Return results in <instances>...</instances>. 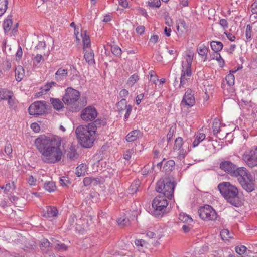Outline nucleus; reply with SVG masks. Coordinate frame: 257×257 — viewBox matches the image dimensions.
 <instances>
[{"label": "nucleus", "instance_id": "34", "mask_svg": "<svg viewBox=\"0 0 257 257\" xmlns=\"http://www.w3.org/2000/svg\"><path fill=\"white\" fill-rule=\"evenodd\" d=\"M16 186L14 182L12 184L7 183L6 185L1 187V188L3 189L4 192L7 194L10 192L12 190H14Z\"/></svg>", "mask_w": 257, "mask_h": 257}, {"label": "nucleus", "instance_id": "31", "mask_svg": "<svg viewBox=\"0 0 257 257\" xmlns=\"http://www.w3.org/2000/svg\"><path fill=\"white\" fill-rule=\"evenodd\" d=\"M205 137L206 136L204 133L198 134L196 135V138L193 142V146L194 147L197 146L201 142H202L203 140L205 139Z\"/></svg>", "mask_w": 257, "mask_h": 257}, {"label": "nucleus", "instance_id": "50", "mask_svg": "<svg viewBox=\"0 0 257 257\" xmlns=\"http://www.w3.org/2000/svg\"><path fill=\"white\" fill-rule=\"evenodd\" d=\"M179 219L183 222H193V220L191 218V217L190 216L185 214H180L179 216Z\"/></svg>", "mask_w": 257, "mask_h": 257}, {"label": "nucleus", "instance_id": "61", "mask_svg": "<svg viewBox=\"0 0 257 257\" xmlns=\"http://www.w3.org/2000/svg\"><path fill=\"white\" fill-rule=\"evenodd\" d=\"M31 128L36 133L39 132L40 127L38 123H33L31 125Z\"/></svg>", "mask_w": 257, "mask_h": 257}, {"label": "nucleus", "instance_id": "10", "mask_svg": "<svg viewBox=\"0 0 257 257\" xmlns=\"http://www.w3.org/2000/svg\"><path fill=\"white\" fill-rule=\"evenodd\" d=\"M198 213L200 217L204 220H214L217 217L215 210L209 205L200 207Z\"/></svg>", "mask_w": 257, "mask_h": 257}, {"label": "nucleus", "instance_id": "13", "mask_svg": "<svg viewBox=\"0 0 257 257\" xmlns=\"http://www.w3.org/2000/svg\"><path fill=\"white\" fill-rule=\"evenodd\" d=\"M97 111L94 107L89 106L81 112V118L85 121H93L97 116Z\"/></svg>", "mask_w": 257, "mask_h": 257}, {"label": "nucleus", "instance_id": "39", "mask_svg": "<svg viewBox=\"0 0 257 257\" xmlns=\"http://www.w3.org/2000/svg\"><path fill=\"white\" fill-rule=\"evenodd\" d=\"M9 95L7 100H8V103L10 106V108H15L16 106V101L12 98L13 93L12 92H9Z\"/></svg>", "mask_w": 257, "mask_h": 257}, {"label": "nucleus", "instance_id": "60", "mask_svg": "<svg viewBox=\"0 0 257 257\" xmlns=\"http://www.w3.org/2000/svg\"><path fill=\"white\" fill-rule=\"evenodd\" d=\"M216 57V59L219 63V65H220V66L223 67V66L224 64V61L223 59H222V58L221 57L220 54L219 53H217Z\"/></svg>", "mask_w": 257, "mask_h": 257}, {"label": "nucleus", "instance_id": "56", "mask_svg": "<svg viewBox=\"0 0 257 257\" xmlns=\"http://www.w3.org/2000/svg\"><path fill=\"white\" fill-rule=\"evenodd\" d=\"M178 151L179 153L177 157L179 160H181L185 158L186 152L183 149H181Z\"/></svg>", "mask_w": 257, "mask_h": 257}, {"label": "nucleus", "instance_id": "15", "mask_svg": "<svg viewBox=\"0 0 257 257\" xmlns=\"http://www.w3.org/2000/svg\"><path fill=\"white\" fill-rule=\"evenodd\" d=\"M194 93L191 89H188L185 92L181 104L184 106H193L195 103Z\"/></svg>", "mask_w": 257, "mask_h": 257}, {"label": "nucleus", "instance_id": "36", "mask_svg": "<svg viewBox=\"0 0 257 257\" xmlns=\"http://www.w3.org/2000/svg\"><path fill=\"white\" fill-rule=\"evenodd\" d=\"M111 51L112 53L117 57H120L122 54L121 48L117 45H114L111 46Z\"/></svg>", "mask_w": 257, "mask_h": 257}, {"label": "nucleus", "instance_id": "21", "mask_svg": "<svg viewBox=\"0 0 257 257\" xmlns=\"http://www.w3.org/2000/svg\"><path fill=\"white\" fill-rule=\"evenodd\" d=\"M241 69V66H239L237 69L231 70L230 71V73L228 74L225 77V80L229 86L234 84L235 76L234 73H236L238 71Z\"/></svg>", "mask_w": 257, "mask_h": 257}, {"label": "nucleus", "instance_id": "30", "mask_svg": "<svg viewBox=\"0 0 257 257\" xmlns=\"http://www.w3.org/2000/svg\"><path fill=\"white\" fill-rule=\"evenodd\" d=\"M16 80L20 82L23 79L24 76V69L21 66H19L15 69Z\"/></svg>", "mask_w": 257, "mask_h": 257}, {"label": "nucleus", "instance_id": "38", "mask_svg": "<svg viewBox=\"0 0 257 257\" xmlns=\"http://www.w3.org/2000/svg\"><path fill=\"white\" fill-rule=\"evenodd\" d=\"M183 145V139L182 138L179 137L177 138L175 141V144L174 146V149L176 150H179L181 149Z\"/></svg>", "mask_w": 257, "mask_h": 257}, {"label": "nucleus", "instance_id": "16", "mask_svg": "<svg viewBox=\"0 0 257 257\" xmlns=\"http://www.w3.org/2000/svg\"><path fill=\"white\" fill-rule=\"evenodd\" d=\"M106 123V120L105 118H98L96 120L89 123L88 125L92 131H95V133L97 128L103 127L105 126Z\"/></svg>", "mask_w": 257, "mask_h": 257}, {"label": "nucleus", "instance_id": "45", "mask_svg": "<svg viewBox=\"0 0 257 257\" xmlns=\"http://www.w3.org/2000/svg\"><path fill=\"white\" fill-rule=\"evenodd\" d=\"M53 247L59 251H65L67 250L68 247L64 243H56Z\"/></svg>", "mask_w": 257, "mask_h": 257}, {"label": "nucleus", "instance_id": "57", "mask_svg": "<svg viewBox=\"0 0 257 257\" xmlns=\"http://www.w3.org/2000/svg\"><path fill=\"white\" fill-rule=\"evenodd\" d=\"M174 131H175V127L173 126H171L170 128L169 132L167 135V140H168V142H170V141H171V140L173 136Z\"/></svg>", "mask_w": 257, "mask_h": 257}, {"label": "nucleus", "instance_id": "49", "mask_svg": "<svg viewBox=\"0 0 257 257\" xmlns=\"http://www.w3.org/2000/svg\"><path fill=\"white\" fill-rule=\"evenodd\" d=\"M252 27L247 25L245 31V36L247 41H249L251 38Z\"/></svg>", "mask_w": 257, "mask_h": 257}, {"label": "nucleus", "instance_id": "37", "mask_svg": "<svg viewBox=\"0 0 257 257\" xmlns=\"http://www.w3.org/2000/svg\"><path fill=\"white\" fill-rule=\"evenodd\" d=\"M8 0H0V16L6 12L8 7Z\"/></svg>", "mask_w": 257, "mask_h": 257}, {"label": "nucleus", "instance_id": "51", "mask_svg": "<svg viewBox=\"0 0 257 257\" xmlns=\"http://www.w3.org/2000/svg\"><path fill=\"white\" fill-rule=\"evenodd\" d=\"M4 152L5 153L8 155H10L12 152V147L11 144L9 142H6V145L4 147Z\"/></svg>", "mask_w": 257, "mask_h": 257}, {"label": "nucleus", "instance_id": "58", "mask_svg": "<svg viewBox=\"0 0 257 257\" xmlns=\"http://www.w3.org/2000/svg\"><path fill=\"white\" fill-rule=\"evenodd\" d=\"M36 179L34 178L33 176L30 175L27 179V182L30 186H35Z\"/></svg>", "mask_w": 257, "mask_h": 257}, {"label": "nucleus", "instance_id": "18", "mask_svg": "<svg viewBox=\"0 0 257 257\" xmlns=\"http://www.w3.org/2000/svg\"><path fill=\"white\" fill-rule=\"evenodd\" d=\"M84 51L85 52L84 56V59H85L86 61L88 63V64L92 65L94 64V54L93 52V50L90 48H87L86 49L85 51Z\"/></svg>", "mask_w": 257, "mask_h": 257}, {"label": "nucleus", "instance_id": "8", "mask_svg": "<svg viewBox=\"0 0 257 257\" xmlns=\"http://www.w3.org/2000/svg\"><path fill=\"white\" fill-rule=\"evenodd\" d=\"M192 60L190 58L187 59L186 63L184 65L182 63V69L181 70V77L180 78V83L178 85V88L180 89L182 87L184 88L187 85L188 80L192 74L191 70Z\"/></svg>", "mask_w": 257, "mask_h": 257}, {"label": "nucleus", "instance_id": "5", "mask_svg": "<svg viewBox=\"0 0 257 257\" xmlns=\"http://www.w3.org/2000/svg\"><path fill=\"white\" fill-rule=\"evenodd\" d=\"M176 185V183L175 181H172L169 178H166L158 181L155 189L157 192L162 194V195L166 196L169 199H171L173 197Z\"/></svg>", "mask_w": 257, "mask_h": 257}, {"label": "nucleus", "instance_id": "48", "mask_svg": "<svg viewBox=\"0 0 257 257\" xmlns=\"http://www.w3.org/2000/svg\"><path fill=\"white\" fill-rule=\"evenodd\" d=\"M9 92H12L10 91H7L4 89H1L0 90V100H7L8 95H9Z\"/></svg>", "mask_w": 257, "mask_h": 257}, {"label": "nucleus", "instance_id": "22", "mask_svg": "<svg viewBox=\"0 0 257 257\" xmlns=\"http://www.w3.org/2000/svg\"><path fill=\"white\" fill-rule=\"evenodd\" d=\"M50 102L54 109L59 111L64 108L63 103L58 98H50Z\"/></svg>", "mask_w": 257, "mask_h": 257}, {"label": "nucleus", "instance_id": "14", "mask_svg": "<svg viewBox=\"0 0 257 257\" xmlns=\"http://www.w3.org/2000/svg\"><path fill=\"white\" fill-rule=\"evenodd\" d=\"M116 108L119 114H122L124 110H126L124 120L126 121L132 111V106L127 105L126 100L125 98H122L116 103Z\"/></svg>", "mask_w": 257, "mask_h": 257}, {"label": "nucleus", "instance_id": "52", "mask_svg": "<svg viewBox=\"0 0 257 257\" xmlns=\"http://www.w3.org/2000/svg\"><path fill=\"white\" fill-rule=\"evenodd\" d=\"M148 5L151 7L159 8L161 6L160 0H153L151 2H148Z\"/></svg>", "mask_w": 257, "mask_h": 257}, {"label": "nucleus", "instance_id": "33", "mask_svg": "<svg viewBox=\"0 0 257 257\" xmlns=\"http://www.w3.org/2000/svg\"><path fill=\"white\" fill-rule=\"evenodd\" d=\"M44 188L49 192H54L56 189L55 184L54 182L48 181L44 184Z\"/></svg>", "mask_w": 257, "mask_h": 257}, {"label": "nucleus", "instance_id": "35", "mask_svg": "<svg viewBox=\"0 0 257 257\" xmlns=\"http://www.w3.org/2000/svg\"><path fill=\"white\" fill-rule=\"evenodd\" d=\"M220 122L219 119H215L212 125L213 132L214 135L217 134L220 131Z\"/></svg>", "mask_w": 257, "mask_h": 257}, {"label": "nucleus", "instance_id": "12", "mask_svg": "<svg viewBox=\"0 0 257 257\" xmlns=\"http://www.w3.org/2000/svg\"><path fill=\"white\" fill-rule=\"evenodd\" d=\"M243 159L250 167L257 165V147H252L249 151L244 152Z\"/></svg>", "mask_w": 257, "mask_h": 257}, {"label": "nucleus", "instance_id": "63", "mask_svg": "<svg viewBox=\"0 0 257 257\" xmlns=\"http://www.w3.org/2000/svg\"><path fill=\"white\" fill-rule=\"evenodd\" d=\"M128 91L126 89H123L120 91L119 96L122 98L126 97L128 96Z\"/></svg>", "mask_w": 257, "mask_h": 257}, {"label": "nucleus", "instance_id": "25", "mask_svg": "<svg viewBox=\"0 0 257 257\" xmlns=\"http://www.w3.org/2000/svg\"><path fill=\"white\" fill-rule=\"evenodd\" d=\"M175 161L173 160H169L165 162L163 167V171L165 173H169L172 171L175 168Z\"/></svg>", "mask_w": 257, "mask_h": 257}, {"label": "nucleus", "instance_id": "26", "mask_svg": "<svg viewBox=\"0 0 257 257\" xmlns=\"http://www.w3.org/2000/svg\"><path fill=\"white\" fill-rule=\"evenodd\" d=\"M86 30H85L81 33L82 37V42L83 43V50L85 51L86 49L89 48L90 45V39L89 35L86 34Z\"/></svg>", "mask_w": 257, "mask_h": 257}, {"label": "nucleus", "instance_id": "7", "mask_svg": "<svg viewBox=\"0 0 257 257\" xmlns=\"http://www.w3.org/2000/svg\"><path fill=\"white\" fill-rule=\"evenodd\" d=\"M255 182L254 175L242 167V188L247 192H251L255 190Z\"/></svg>", "mask_w": 257, "mask_h": 257}, {"label": "nucleus", "instance_id": "43", "mask_svg": "<svg viewBox=\"0 0 257 257\" xmlns=\"http://www.w3.org/2000/svg\"><path fill=\"white\" fill-rule=\"evenodd\" d=\"M103 179L101 177H92V185L97 186L99 184H103Z\"/></svg>", "mask_w": 257, "mask_h": 257}, {"label": "nucleus", "instance_id": "47", "mask_svg": "<svg viewBox=\"0 0 257 257\" xmlns=\"http://www.w3.org/2000/svg\"><path fill=\"white\" fill-rule=\"evenodd\" d=\"M41 247H53V245L52 243H50L48 239H43L41 241L40 246Z\"/></svg>", "mask_w": 257, "mask_h": 257}, {"label": "nucleus", "instance_id": "27", "mask_svg": "<svg viewBox=\"0 0 257 257\" xmlns=\"http://www.w3.org/2000/svg\"><path fill=\"white\" fill-rule=\"evenodd\" d=\"M140 185V181L139 180H134L131 186L127 189V192L131 194H134L136 193Z\"/></svg>", "mask_w": 257, "mask_h": 257}, {"label": "nucleus", "instance_id": "46", "mask_svg": "<svg viewBox=\"0 0 257 257\" xmlns=\"http://www.w3.org/2000/svg\"><path fill=\"white\" fill-rule=\"evenodd\" d=\"M60 183L61 186H67L71 182L68 177L63 176L60 178Z\"/></svg>", "mask_w": 257, "mask_h": 257}, {"label": "nucleus", "instance_id": "1", "mask_svg": "<svg viewBox=\"0 0 257 257\" xmlns=\"http://www.w3.org/2000/svg\"><path fill=\"white\" fill-rule=\"evenodd\" d=\"M34 145L41 154L45 163L54 164L61 160L63 152L61 149V139L58 137L41 135L36 138Z\"/></svg>", "mask_w": 257, "mask_h": 257}, {"label": "nucleus", "instance_id": "24", "mask_svg": "<svg viewBox=\"0 0 257 257\" xmlns=\"http://www.w3.org/2000/svg\"><path fill=\"white\" fill-rule=\"evenodd\" d=\"M13 24V20L12 16L9 15L7 17V19L4 21L3 28L5 34L7 33L12 27Z\"/></svg>", "mask_w": 257, "mask_h": 257}, {"label": "nucleus", "instance_id": "42", "mask_svg": "<svg viewBox=\"0 0 257 257\" xmlns=\"http://www.w3.org/2000/svg\"><path fill=\"white\" fill-rule=\"evenodd\" d=\"M26 204V200L24 197H19L18 200L14 205L16 207L23 208Z\"/></svg>", "mask_w": 257, "mask_h": 257}, {"label": "nucleus", "instance_id": "9", "mask_svg": "<svg viewBox=\"0 0 257 257\" xmlns=\"http://www.w3.org/2000/svg\"><path fill=\"white\" fill-rule=\"evenodd\" d=\"M219 168L232 177L241 175V167L229 160H222L219 164Z\"/></svg>", "mask_w": 257, "mask_h": 257}, {"label": "nucleus", "instance_id": "32", "mask_svg": "<svg viewBox=\"0 0 257 257\" xmlns=\"http://www.w3.org/2000/svg\"><path fill=\"white\" fill-rule=\"evenodd\" d=\"M197 51H198V54L200 55H201L202 56V57L204 58V61H205L207 58V52H208L207 48L204 45H202L198 48Z\"/></svg>", "mask_w": 257, "mask_h": 257}, {"label": "nucleus", "instance_id": "41", "mask_svg": "<svg viewBox=\"0 0 257 257\" xmlns=\"http://www.w3.org/2000/svg\"><path fill=\"white\" fill-rule=\"evenodd\" d=\"M118 224L121 227H125L130 224V220L128 218H120L117 220Z\"/></svg>", "mask_w": 257, "mask_h": 257}, {"label": "nucleus", "instance_id": "53", "mask_svg": "<svg viewBox=\"0 0 257 257\" xmlns=\"http://www.w3.org/2000/svg\"><path fill=\"white\" fill-rule=\"evenodd\" d=\"M134 152L133 149H131L126 150L124 153V158L125 160H128L131 157V155Z\"/></svg>", "mask_w": 257, "mask_h": 257}, {"label": "nucleus", "instance_id": "62", "mask_svg": "<svg viewBox=\"0 0 257 257\" xmlns=\"http://www.w3.org/2000/svg\"><path fill=\"white\" fill-rule=\"evenodd\" d=\"M251 11L253 14H257V1H255L251 4Z\"/></svg>", "mask_w": 257, "mask_h": 257}, {"label": "nucleus", "instance_id": "59", "mask_svg": "<svg viewBox=\"0 0 257 257\" xmlns=\"http://www.w3.org/2000/svg\"><path fill=\"white\" fill-rule=\"evenodd\" d=\"M83 182L85 186L92 185V177L84 178Z\"/></svg>", "mask_w": 257, "mask_h": 257}, {"label": "nucleus", "instance_id": "40", "mask_svg": "<svg viewBox=\"0 0 257 257\" xmlns=\"http://www.w3.org/2000/svg\"><path fill=\"white\" fill-rule=\"evenodd\" d=\"M220 236L222 240H227L228 238H231L230 236V232L228 229H223L220 231Z\"/></svg>", "mask_w": 257, "mask_h": 257}, {"label": "nucleus", "instance_id": "3", "mask_svg": "<svg viewBox=\"0 0 257 257\" xmlns=\"http://www.w3.org/2000/svg\"><path fill=\"white\" fill-rule=\"evenodd\" d=\"M77 138L80 144L84 148L92 146L95 140V131H92L88 125H80L75 130Z\"/></svg>", "mask_w": 257, "mask_h": 257}, {"label": "nucleus", "instance_id": "6", "mask_svg": "<svg viewBox=\"0 0 257 257\" xmlns=\"http://www.w3.org/2000/svg\"><path fill=\"white\" fill-rule=\"evenodd\" d=\"M166 198V196L159 195L153 199L152 205L154 209L152 213L156 217H162L166 213L167 207L168 205Z\"/></svg>", "mask_w": 257, "mask_h": 257}, {"label": "nucleus", "instance_id": "55", "mask_svg": "<svg viewBox=\"0 0 257 257\" xmlns=\"http://www.w3.org/2000/svg\"><path fill=\"white\" fill-rule=\"evenodd\" d=\"M252 252L250 250H247V248L242 245V257L249 256Z\"/></svg>", "mask_w": 257, "mask_h": 257}, {"label": "nucleus", "instance_id": "23", "mask_svg": "<svg viewBox=\"0 0 257 257\" xmlns=\"http://www.w3.org/2000/svg\"><path fill=\"white\" fill-rule=\"evenodd\" d=\"M67 156L71 160H74L78 158V154L76 152V150L74 146L71 145L68 148Z\"/></svg>", "mask_w": 257, "mask_h": 257}, {"label": "nucleus", "instance_id": "44", "mask_svg": "<svg viewBox=\"0 0 257 257\" xmlns=\"http://www.w3.org/2000/svg\"><path fill=\"white\" fill-rule=\"evenodd\" d=\"M138 76L136 74H134L128 78L127 84L130 86H133L137 81V80H138Z\"/></svg>", "mask_w": 257, "mask_h": 257}, {"label": "nucleus", "instance_id": "29", "mask_svg": "<svg viewBox=\"0 0 257 257\" xmlns=\"http://www.w3.org/2000/svg\"><path fill=\"white\" fill-rule=\"evenodd\" d=\"M210 45L212 49L215 52L221 51L223 47L222 43L220 41H213L211 42Z\"/></svg>", "mask_w": 257, "mask_h": 257}, {"label": "nucleus", "instance_id": "64", "mask_svg": "<svg viewBox=\"0 0 257 257\" xmlns=\"http://www.w3.org/2000/svg\"><path fill=\"white\" fill-rule=\"evenodd\" d=\"M219 24L224 28H227L228 27V23L226 19H221L220 20Z\"/></svg>", "mask_w": 257, "mask_h": 257}, {"label": "nucleus", "instance_id": "17", "mask_svg": "<svg viewBox=\"0 0 257 257\" xmlns=\"http://www.w3.org/2000/svg\"><path fill=\"white\" fill-rule=\"evenodd\" d=\"M58 211L56 207L54 206H46V209L44 210L43 217L51 218L58 215Z\"/></svg>", "mask_w": 257, "mask_h": 257}, {"label": "nucleus", "instance_id": "4", "mask_svg": "<svg viewBox=\"0 0 257 257\" xmlns=\"http://www.w3.org/2000/svg\"><path fill=\"white\" fill-rule=\"evenodd\" d=\"M80 96L78 91L71 88L68 87L65 90L62 100L63 102L69 106V110L72 112L79 111L81 106L78 102Z\"/></svg>", "mask_w": 257, "mask_h": 257}, {"label": "nucleus", "instance_id": "2", "mask_svg": "<svg viewBox=\"0 0 257 257\" xmlns=\"http://www.w3.org/2000/svg\"><path fill=\"white\" fill-rule=\"evenodd\" d=\"M221 194L228 202L236 207L241 206V201L238 196L237 187L228 182L219 183L217 186Z\"/></svg>", "mask_w": 257, "mask_h": 257}, {"label": "nucleus", "instance_id": "54", "mask_svg": "<svg viewBox=\"0 0 257 257\" xmlns=\"http://www.w3.org/2000/svg\"><path fill=\"white\" fill-rule=\"evenodd\" d=\"M150 75V81L156 84V81L158 80V77L154 71H151L149 73Z\"/></svg>", "mask_w": 257, "mask_h": 257}, {"label": "nucleus", "instance_id": "19", "mask_svg": "<svg viewBox=\"0 0 257 257\" xmlns=\"http://www.w3.org/2000/svg\"><path fill=\"white\" fill-rule=\"evenodd\" d=\"M68 75V71L66 69H62L60 68L56 72L55 74V79L57 81L63 80L66 78Z\"/></svg>", "mask_w": 257, "mask_h": 257}, {"label": "nucleus", "instance_id": "20", "mask_svg": "<svg viewBox=\"0 0 257 257\" xmlns=\"http://www.w3.org/2000/svg\"><path fill=\"white\" fill-rule=\"evenodd\" d=\"M141 136V132L138 130H135L130 132L126 136V141L132 142L136 141Z\"/></svg>", "mask_w": 257, "mask_h": 257}, {"label": "nucleus", "instance_id": "11", "mask_svg": "<svg viewBox=\"0 0 257 257\" xmlns=\"http://www.w3.org/2000/svg\"><path fill=\"white\" fill-rule=\"evenodd\" d=\"M47 102L45 101H37L33 103L28 108L31 115H40L46 113L48 108Z\"/></svg>", "mask_w": 257, "mask_h": 257}, {"label": "nucleus", "instance_id": "28", "mask_svg": "<svg viewBox=\"0 0 257 257\" xmlns=\"http://www.w3.org/2000/svg\"><path fill=\"white\" fill-rule=\"evenodd\" d=\"M88 167L85 164H81L76 167L75 174L78 177L84 176Z\"/></svg>", "mask_w": 257, "mask_h": 257}]
</instances>
